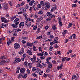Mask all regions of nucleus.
I'll list each match as a JSON object with an SVG mask.
<instances>
[{"instance_id":"obj_37","label":"nucleus","mask_w":80,"mask_h":80,"mask_svg":"<svg viewBox=\"0 0 80 80\" xmlns=\"http://www.w3.org/2000/svg\"><path fill=\"white\" fill-rule=\"evenodd\" d=\"M27 45H28V46H29L30 47H31V46H32V43H30V42L27 43Z\"/></svg>"},{"instance_id":"obj_56","label":"nucleus","mask_w":80,"mask_h":80,"mask_svg":"<svg viewBox=\"0 0 80 80\" xmlns=\"http://www.w3.org/2000/svg\"><path fill=\"white\" fill-rule=\"evenodd\" d=\"M4 62H5L4 61H2L0 62V65H3L4 63Z\"/></svg>"},{"instance_id":"obj_19","label":"nucleus","mask_w":80,"mask_h":80,"mask_svg":"<svg viewBox=\"0 0 80 80\" xmlns=\"http://www.w3.org/2000/svg\"><path fill=\"white\" fill-rule=\"evenodd\" d=\"M21 12H22V13H25V12H26V10L24 8H22L21 9Z\"/></svg>"},{"instance_id":"obj_5","label":"nucleus","mask_w":80,"mask_h":80,"mask_svg":"<svg viewBox=\"0 0 80 80\" xmlns=\"http://www.w3.org/2000/svg\"><path fill=\"white\" fill-rule=\"evenodd\" d=\"M45 6H46L47 8L49 9L50 8V4L48 2H45Z\"/></svg>"},{"instance_id":"obj_22","label":"nucleus","mask_w":80,"mask_h":80,"mask_svg":"<svg viewBox=\"0 0 80 80\" xmlns=\"http://www.w3.org/2000/svg\"><path fill=\"white\" fill-rule=\"evenodd\" d=\"M3 8L4 10H7L8 9V7H7V5L6 4H4Z\"/></svg>"},{"instance_id":"obj_9","label":"nucleus","mask_w":80,"mask_h":80,"mask_svg":"<svg viewBox=\"0 0 80 80\" xmlns=\"http://www.w3.org/2000/svg\"><path fill=\"white\" fill-rule=\"evenodd\" d=\"M30 50L28 51V54L29 55H32V54H33V52H32L31 50H32V48H30Z\"/></svg>"},{"instance_id":"obj_34","label":"nucleus","mask_w":80,"mask_h":80,"mask_svg":"<svg viewBox=\"0 0 80 80\" xmlns=\"http://www.w3.org/2000/svg\"><path fill=\"white\" fill-rule=\"evenodd\" d=\"M37 25H35L33 28V30H37Z\"/></svg>"},{"instance_id":"obj_43","label":"nucleus","mask_w":80,"mask_h":80,"mask_svg":"<svg viewBox=\"0 0 80 80\" xmlns=\"http://www.w3.org/2000/svg\"><path fill=\"white\" fill-rule=\"evenodd\" d=\"M43 11H40L38 13V15H42V14H43Z\"/></svg>"},{"instance_id":"obj_12","label":"nucleus","mask_w":80,"mask_h":80,"mask_svg":"<svg viewBox=\"0 0 80 80\" xmlns=\"http://www.w3.org/2000/svg\"><path fill=\"white\" fill-rule=\"evenodd\" d=\"M24 23L23 22H22L19 25V27L20 28L22 27H23L24 26Z\"/></svg>"},{"instance_id":"obj_11","label":"nucleus","mask_w":80,"mask_h":80,"mask_svg":"<svg viewBox=\"0 0 80 80\" xmlns=\"http://www.w3.org/2000/svg\"><path fill=\"white\" fill-rule=\"evenodd\" d=\"M42 28V27H40V28H39L36 31V33L37 34H38L39 33H40L41 32V29Z\"/></svg>"},{"instance_id":"obj_48","label":"nucleus","mask_w":80,"mask_h":80,"mask_svg":"<svg viewBox=\"0 0 80 80\" xmlns=\"http://www.w3.org/2000/svg\"><path fill=\"white\" fill-rule=\"evenodd\" d=\"M11 40L12 42H14V41H15V37H12L11 38Z\"/></svg>"},{"instance_id":"obj_18","label":"nucleus","mask_w":80,"mask_h":80,"mask_svg":"<svg viewBox=\"0 0 80 80\" xmlns=\"http://www.w3.org/2000/svg\"><path fill=\"white\" fill-rule=\"evenodd\" d=\"M67 57H62V62H65L66 60H67Z\"/></svg>"},{"instance_id":"obj_44","label":"nucleus","mask_w":80,"mask_h":80,"mask_svg":"<svg viewBox=\"0 0 80 80\" xmlns=\"http://www.w3.org/2000/svg\"><path fill=\"white\" fill-rule=\"evenodd\" d=\"M71 52H72V50H69L67 52V53H68V54H69V53H71Z\"/></svg>"},{"instance_id":"obj_62","label":"nucleus","mask_w":80,"mask_h":80,"mask_svg":"<svg viewBox=\"0 0 80 80\" xmlns=\"http://www.w3.org/2000/svg\"><path fill=\"white\" fill-rule=\"evenodd\" d=\"M28 66L29 68H32V63H29L28 64Z\"/></svg>"},{"instance_id":"obj_53","label":"nucleus","mask_w":80,"mask_h":80,"mask_svg":"<svg viewBox=\"0 0 80 80\" xmlns=\"http://www.w3.org/2000/svg\"><path fill=\"white\" fill-rule=\"evenodd\" d=\"M44 28L45 30H48V29L49 28V27L48 26H45Z\"/></svg>"},{"instance_id":"obj_14","label":"nucleus","mask_w":80,"mask_h":80,"mask_svg":"<svg viewBox=\"0 0 80 80\" xmlns=\"http://www.w3.org/2000/svg\"><path fill=\"white\" fill-rule=\"evenodd\" d=\"M48 67L49 68H52V67H53V64L52 63H49L48 64Z\"/></svg>"},{"instance_id":"obj_20","label":"nucleus","mask_w":80,"mask_h":80,"mask_svg":"<svg viewBox=\"0 0 80 80\" xmlns=\"http://www.w3.org/2000/svg\"><path fill=\"white\" fill-rule=\"evenodd\" d=\"M25 68H21L20 70V72L21 73H23L25 72Z\"/></svg>"},{"instance_id":"obj_63","label":"nucleus","mask_w":80,"mask_h":80,"mask_svg":"<svg viewBox=\"0 0 80 80\" xmlns=\"http://www.w3.org/2000/svg\"><path fill=\"white\" fill-rule=\"evenodd\" d=\"M36 69L37 68H36L35 67L32 68V71H33V72H34V71H35Z\"/></svg>"},{"instance_id":"obj_45","label":"nucleus","mask_w":80,"mask_h":80,"mask_svg":"<svg viewBox=\"0 0 80 80\" xmlns=\"http://www.w3.org/2000/svg\"><path fill=\"white\" fill-rule=\"evenodd\" d=\"M33 50L34 51V52H35V51H37V49H36V47H35V46H33Z\"/></svg>"},{"instance_id":"obj_38","label":"nucleus","mask_w":80,"mask_h":80,"mask_svg":"<svg viewBox=\"0 0 80 80\" xmlns=\"http://www.w3.org/2000/svg\"><path fill=\"white\" fill-rule=\"evenodd\" d=\"M72 25H73V23H70L68 26V28H70V27H72Z\"/></svg>"},{"instance_id":"obj_46","label":"nucleus","mask_w":80,"mask_h":80,"mask_svg":"<svg viewBox=\"0 0 80 80\" xmlns=\"http://www.w3.org/2000/svg\"><path fill=\"white\" fill-rule=\"evenodd\" d=\"M28 75L27 74L23 75L22 76V77H23V78H27V77Z\"/></svg>"},{"instance_id":"obj_42","label":"nucleus","mask_w":80,"mask_h":80,"mask_svg":"<svg viewBox=\"0 0 80 80\" xmlns=\"http://www.w3.org/2000/svg\"><path fill=\"white\" fill-rule=\"evenodd\" d=\"M37 7L38 8H40L42 7V5L40 4H38L37 5Z\"/></svg>"},{"instance_id":"obj_35","label":"nucleus","mask_w":80,"mask_h":80,"mask_svg":"<svg viewBox=\"0 0 80 80\" xmlns=\"http://www.w3.org/2000/svg\"><path fill=\"white\" fill-rule=\"evenodd\" d=\"M21 29H18L17 30H13V32H16V31H17V32H20V31H21Z\"/></svg>"},{"instance_id":"obj_50","label":"nucleus","mask_w":80,"mask_h":80,"mask_svg":"<svg viewBox=\"0 0 80 80\" xmlns=\"http://www.w3.org/2000/svg\"><path fill=\"white\" fill-rule=\"evenodd\" d=\"M48 55V53L47 52H45L43 54V55H44V56H47V55Z\"/></svg>"},{"instance_id":"obj_15","label":"nucleus","mask_w":80,"mask_h":80,"mask_svg":"<svg viewBox=\"0 0 80 80\" xmlns=\"http://www.w3.org/2000/svg\"><path fill=\"white\" fill-rule=\"evenodd\" d=\"M44 53V52H39L37 54V55L39 56L42 57V56H43V53Z\"/></svg>"},{"instance_id":"obj_27","label":"nucleus","mask_w":80,"mask_h":80,"mask_svg":"<svg viewBox=\"0 0 80 80\" xmlns=\"http://www.w3.org/2000/svg\"><path fill=\"white\" fill-rule=\"evenodd\" d=\"M7 43H8V46H9V45H10L12 44V41H11L10 40H9L8 41Z\"/></svg>"},{"instance_id":"obj_25","label":"nucleus","mask_w":80,"mask_h":80,"mask_svg":"<svg viewBox=\"0 0 80 80\" xmlns=\"http://www.w3.org/2000/svg\"><path fill=\"white\" fill-rule=\"evenodd\" d=\"M20 67H18L16 69V73H19V72H20Z\"/></svg>"},{"instance_id":"obj_13","label":"nucleus","mask_w":80,"mask_h":80,"mask_svg":"<svg viewBox=\"0 0 80 80\" xmlns=\"http://www.w3.org/2000/svg\"><path fill=\"white\" fill-rule=\"evenodd\" d=\"M67 33V31L66 30H64L63 32L62 33V36H63V37H65V34Z\"/></svg>"},{"instance_id":"obj_64","label":"nucleus","mask_w":80,"mask_h":80,"mask_svg":"<svg viewBox=\"0 0 80 80\" xmlns=\"http://www.w3.org/2000/svg\"><path fill=\"white\" fill-rule=\"evenodd\" d=\"M58 22H61V17H58Z\"/></svg>"},{"instance_id":"obj_55","label":"nucleus","mask_w":80,"mask_h":80,"mask_svg":"<svg viewBox=\"0 0 80 80\" xmlns=\"http://www.w3.org/2000/svg\"><path fill=\"white\" fill-rule=\"evenodd\" d=\"M55 37V36H54L53 35H51L50 36V38L51 39H52L53 38H54Z\"/></svg>"},{"instance_id":"obj_57","label":"nucleus","mask_w":80,"mask_h":80,"mask_svg":"<svg viewBox=\"0 0 80 80\" xmlns=\"http://www.w3.org/2000/svg\"><path fill=\"white\" fill-rule=\"evenodd\" d=\"M61 51H59L57 52V53L58 54V55H61Z\"/></svg>"},{"instance_id":"obj_61","label":"nucleus","mask_w":80,"mask_h":80,"mask_svg":"<svg viewBox=\"0 0 80 80\" xmlns=\"http://www.w3.org/2000/svg\"><path fill=\"white\" fill-rule=\"evenodd\" d=\"M32 75L33 77H38V76L35 73L32 74Z\"/></svg>"},{"instance_id":"obj_7","label":"nucleus","mask_w":80,"mask_h":80,"mask_svg":"<svg viewBox=\"0 0 80 80\" xmlns=\"http://www.w3.org/2000/svg\"><path fill=\"white\" fill-rule=\"evenodd\" d=\"M21 61V59L20 58H16L14 60V62L16 63H18L19 62H20Z\"/></svg>"},{"instance_id":"obj_23","label":"nucleus","mask_w":80,"mask_h":80,"mask_svg":"<svg viewBox=\"0 0 80 80\" xmlns=\"http://www.w3.org/2000/svg\"><path fill=\"white\" fill-rule=\"evenodd\" d=\"M31 20V19L30 18H28L26 21H25V24H27V23H28V22H30Z\"/></svg>"},{"instance_id":"obj_26","label":"nucleus","mask_w":80,"mask_h":80,"mask_svg":"<svg viewBox=\"0 0 80 80\" xmlns=\"http://www.w3.org/2000/svg\"><path fill=\"white\" fill-rule=\"evenodd\" d=\"M43 17L42 16H41L40 18H38V21H41V20H43Z\"/></svg>"},{"instance_id":"obj_36","label":"nucleus","mask_w":80,"mask_h":80,"mask_svg":"<svg viewBox=\"0 0 80 80\" xmlns=\"http://www.w3.org/2000/svg\"><path fill=\"white\" fill-rule=\"evenodd\" d=\"M55 9H56V7H53L52 9L51 10V12H53V11H54V10H55Z\"/></svg>"},{"instance_id":"obj_60","label":"nucleus","mask_w":80,"mask_h":80,"mask_svg":"<svg viewBox=\"0 0 80 80\" xmlns=\"http://www.w3.org/2000/svg\"><path fill=\"white\" fill-rule=\"evenodd\" d=\"M44 3L45 2H44L43 1H41L40 2V4H41L42 5H44Z\"/></svg>"},{"instance_id":"obj_29","label":"nucleus","mask_w":80,"mask_h":80,"mask_svg":"<svg viewBox=\"0 0 80 80\" xmlns=\"http://www.w3.org/2000/svg\"><path fill=\"white\" fill-rule=\"evenodd\" d=\"M37 60V63H39V64H40V63H41V60H40V59L38 58Z\"/></svg>"},{"instance_id":"obj_54","label":"nucleus","mask_w":80,"mask_h":80,"mask_svg":"<svg viewBox=\"0 0 80 80\" xmlns=\"http://www.w3.org/2000/svg\"><path fill=\"white\" fill-rule=\"evenodd\" d=\"M23 15L24 17H28V15L26 13L23 14Z\"/></svg>"},{"instance_id":"obj_41","label":"nucleus","mask_w":80,"mask_h":80,"mask_svg":"<svg viewBox=\"0 0 80 80\" xmlns=\"http://www.w3.org/2000/svg\"><path fill=\"white\" fill-rule=\"evenodd\" d=\"M75 78H76V75H74L72 76V80H74V79H75Z\"/></svg>"},{"instance_id":"obj_59","label":"nucleus","mask_w":80,"mask_h":80,"mask_svg":"<svg viewBox=\"0 0 80 80\" xmlns=\"http://www.w3.org/2000/svg\"><path fill=\"white\" fill-rule=\"evenodd\" d=\"M45 56H41V57H40V58L41 59V60H44V59H45Z\"/></svg>"},{"instance_id":"obj_51","label":"nucleus","mask_w":80,"mask_h":80,"mask_svg":"<svg viewBox=\"0 0 80 80\" xmlns=\"http://www.w3.org/2000/svg\"><path fill=\"white\" fill-rule=\"evenodd\" d=\"M47 14L48 16H51V15H52V13H51L50 12H47Z\"/></svg>"},{"instance_id":"obj_2","label":"nucleus","mask_w":80,"mask_h":80,"mask_svg":"<svg viewBox=\"0 0 80 80\" xmlns=\"http://www.w3.org/2000/svg\"><path fill=\"white\" fill-rule=\"evenodd\" d=\"M14 48H15V49H18V48H19L20 47V45L18 43H16L14 44Z\"/></svg>"},{"instance_id":"obj_52","label":"nucleus","mask_w":80,"mask_h":80,"mask_svg":"<svg viewBox=\"0 0 80 80\" xmlns=\"http://www.w3.org/2000/svg\"><path fill=\"white\" fill-rule=\"evenodd\" d=\"M53 47L52 46L50 47L49 48V50H51V51H52V50H53Z\"/></svg>"},{"instance_id":"obj_47","label":"nucleus","mask_w":80,"mask_h":80,"mask_svg":"<svg viewBox=\"0 0 80 80\" xmlns=\"http://www.w3.org/2000/svg\"><path fill=\"white\" fill-rule=\"evenodd\" d=\"M43 73V71H40V72H39V73H38L39 75H42Z\"/></svg>"},{"instance_id":"obj_40","label":"nucleus","mask_w":80,"mask_h":80,"mask_svg":"<svg viewBox=\"0 0 80 80\" xmlns=\"http://www.w3.org/2000/svg\"><path fill=\"white\" fill-rule=\"evenodd\" d=\"M27 65H28V62L27 61L25 62L24 63V66L26 67V66H27Z\"/></svg>"},{"instance_id":"obj_8","label":"nucleus","mask_w":80,"mask_h":80,"mask_svg":"<svg viewBox=\"0 0 80 80\" xmlns=\"http://www.w3.org/2000/svg\"><path fill=\"white\" fill-rule=\"evenodd\" d=\"M23 53H24V48H22L21 49L20 52H19V54L22 55L23 54Z\"/></svg>"},{"instance_id":"obj_49","label":"nucleus","mask_w":80,"mask_h":80,"mask_svg":"<svg viewBox=\"0 0 80 80\" xmlns=\"http://www.w3.org/2000/svg\"><path fill=\"white\" fill-rule=\"evenodd\" d=\"M22 38L23 40H27L28 39L27 37H22Z\"/></svg>"},{"instance_id":"obj_33","label":"nucleus","mask_w":80,"mask_h":80,"mask_svg":"<svg viewBox=\"0 0 80 80\" xmlns=\"http://www.w3.org/2000/svg\"><path fill=\"white\" fill-rule=\"evenodd\" d=\"M18 21H19V18H16L14 21V23H15L17 22H18Z\"/></svg>"},{"instance_id":"obj_3","label":"nucleus","mask_w":80,"mask_h":80,"mask_svg":"<svg viewBox=\"0 0 80 80\" xmlns=\"http://www.w3.org/2000/svg\"><path fill=\"white\" fill-rule=\"evenodd\" d=\"M1 20L2 22H4L5 23H8V21L7 20L5 19V18L3 17H2L1 18Z\"/></svg>"},{"instance_id":"obj_58","label":"nucleus","mask_w":80,"mask_h":80,"mask_svg":"<svg viewBox=\"0 0 80 80\" xmlns=\"http://www.w3.org/2000/svg\"><path fill=\"white\" fill-rule=\"evenodd\" d=\"M73 37L74 39H76V38H77V36L75 34H73Z\"/></svg>"},{"instance_id":"obj_32","label":"nucleus","mask_w":80,"mask_h":80,"mask_svg":"<svg viewBox=\"0 0 80 80\" xmlns=\"http://www.w3.org/2000/svg\"><path fill=\"white\" fill-rule=\"evenodd\" d=\"M26 72L28 74H30V70L28 69H27Z\"/></svg>"},{"instance_id":"obj_10","label":"nucleus","mask_w":80,"mask_h":80,"mask_svg":"<svg viewBox=\"0 0 80 80\" xmlns=\"http://www.w3.org/2000/svg\"><path fill=\"white\" fill-rule=\"evenodd\" d=\"M58 38L57 37L55 38L53 42L54 43L58 44Z\"/></svg>"},{"instance_id":"obj_21","label":"nucleus","mask_w":80,"mask_h":80,"mask_svg":"<svg viewBox=\"0 0 80 80\" xmlns=\"http://www.w3.org/2000/svg\"><path fill=\"white\" fill-rule=\"evenodd\" d=\"M12 28H17V27H18V26L17 25H16V24H13L12 25Z\"/></svg>"},{"instance_id":"obj_28","label":"nucleus","mask_w":80,"mask_h":80,"mask_svg":"<svg viewBox=\"0 0 80 80\" xmlns=\"http://www.w3.org/2000/svg\"><path fill=\"white\" fill-rule=\"evenodd\" d=\"M52 28L54 30H55L57 29V27H56V25H54L52 26Z\"/></svg>"},{"instance_id":"obj_6","label":"nucleus","mask_w":80,"mask_h":80,"mask_svg":"<svg viewBox=\"0 0 80 80\" xmlns=\"http://www.w3.org/2000/svg\"><path fill=\"white\" fill-rule=\"evenodd\" d=\"M8 26V24H7L2 23L1 25V28H5V27H7Z\"/></svg>"},{"instance_id":"obj_4","label":"nucleus","mask_w":80,"mask_h":80,"mask_svg":"<svg viewBox=\"0 0 80 80\" xmlns=\"http://www.w3.org/2000/svg\"><path fill=\"white\" fill-rule=\"evenodd\" d=\"M63 65L62 64H61L59 66H58L56 67V68L58 70H61V69H62L63 68Z\"/></svg>"},{"instance_id":"obj_16","label":"nucleus","mask_w":80,"mask_h":80,"mask_svg":"<svg viewBox=\"0 0 80 80\" xmlns=\"http://www.w3.org/2000/svg\"><path fill=\"white\" fill-rule=\"evenodd\" d=\"M35 1H32L29 3V5L30 6H32L34 3H35Z\"/></svg>"},{"instance_id":"obj_31","label":"nucleus","mask_w":80,"mask_h":80,"mask_svg":"<svg viewBox=\"0 0 80 80\" xmlns=\"http://www.w3.org/2000/svg\"><path fill=\"white\" fill-rule=\"evenodd\" d=\"M9 3L11 6L13 5V1H9Z\"/></svg>"},{"instance_id":"obj_39","label":"nucleus","mask_w":80,"mask_h":80,"mask_svg":"<svg viewBox=\"0 0 80 80\" xmlns=\"http://www.w3.org/2000/svg\"><path fill=\"white\" fill-rule=\"evenodd\" d=\"M58 23L59 24V26L60 27H62V25H63V24L62 22V21L58 22Z\"/></svg>"},{"instance_id":"obj_24","label":"nucleus","mask_w":80,"mask_h":80,"mask_svg":"<svg viewBox=\"0 0 80 80\" xmlns=\"http://www.w3.org/2000/svg\"><path fill=\"white\" fill-rule=\"evenodd\" d=\"M40 72V70L38 68L36 69L35 71V72L36 73H38Z\"/></svg>"},{"instance_id":"obj_1","label":"nucleus","mask_w":80,"mask_h":80,"mask_svg":"<svg viewBox=\"0 0 80 80\" xmlns=\"http://www.w3.org/2000/svg\"><path fill=\"white\" fill-rule=\"evenodd\" d=\"M7 56H3L1 57L0 59H5L4 60V62H10V60L8 59H7Z\"/></svg>"},{"instance_id":"obj_17","label":"nucleus","mask_w":80,"mask_h":80,"mask_svg":"<svg viewBox=\"0 0 80 80\" xmlns=\"http://www.w3.org/2000/svg\"><path fill=\"white\" fill-rule=\"evenodd\" d=\"M18 17H19V16H18V15H15L13 16L12 17V20H14L15 18H18Z\"/></svg>"},{"instance_id":"obj_30","label":"nucleus","mask_w":80,"mask_h":80,"mask_svg":"<svg viewBox=\"0 0 80 80\" xmlns=\"http://www.w3.org/2000/svg\"><path fill=\"white\" fill-rule=\"evenodd\" d=\"M29 17L31 18H34V14H30L29 15Z\"/></svg>"}]
</instances>
